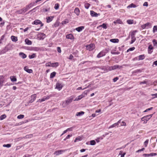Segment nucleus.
I'll use <instances>...</instances> for the list:
<instances>
[{
	"label": "nucleus",
	"mask_w": 157,
	"mask_h": 157,
	"mask_svg": "<svg viewBox=\"0 0 157 157\" xmlns=\"http://www.w3.org/2000/svg\"><path fill=\"white\" fill-rule=\"evenodd\" d=\"M136 5H135V4H133V3H132V4H130V5H129V6H127V8H132V7H133V8H135V7H136Z\"/></svg>",
	"instance_id": "nucleus-34"
},
{
	"label": "nucleus",
	"mask_w": 157,
	"mask_h": 157,
	"mask_svg": "<svg viewBox=\"0 0 157 157\" xmlns=\"http://www.w3.org/2000/svg\"><path fill=\"white\" fill-rule=\"evenodd\" d=\"M68 22H69L68 20H65L63 21H62V24L63 25V24H65L68 23Z\"/></svg>",
	"instance_id": "nucleus-45"
},
{
	"label": "nucleus",
	"mask_w": 157,
	"mask_h": 157,
	"mask_svg": "<svg viewBox=\"0 0 157 157\" xmlns=\"http://www.w3.org/2000/svg\"><path fill=\"white\" fill-rule=\"evenodd\" d=\"M34 24L38 25L40 24V26L42 27L43 26L44 24H43L41 21L39 20H36L34 21Z\"/></svg>",
	"instance_id": "nucleus-8"
},
{
	"label": "nucleus",
	"mask_w": 157,
	"mask_h": 157,
	"mask_svg": "<svg viewBox=\"0 0 157 157\" xmlns=\"http://www.w3.org/2000/svg\"><path fill=\"white\" fill-rule=\"evenodd\" d=\"M96 144V142L95 140H92L90 141V144L91 145H94Z\"/></svg>",
	"instance_id": "nucleus-43"
},
{
	"label": "nucleus",
	"mask_w": 157,
	"mask_h": 157,
	"mask_svg": "<svg viewBox=\"0 0 157 157\" xmlns=\"http://www.w3.org/2000/svg\"><path fill=\"white\" fill-rule=\"evenodd\" d=\"M141 27L143 29H148L151 27V24L149 22H147L141 25Z\"/></svg>",
	"instance_id": "nucleus-5"
},
{
	"label": "nucleus",
	"mask_w": 157,
	"mask_h": 157,
	"mask_svg": "<svg viewBox=\"0 0 157 157\" xmlns=\"http://www.w3.org/2000/svg\"><path fill=\"white\" fill-rule=\"evenodd\" d=\"M11 39L12 41L14 42H16L17 41V37L13 36H11Z\"/></svg>",
	"instance_id": "nucleus-26"
},
{
	"label": "nucleus",
	"mask_w": 157,
	"mask_h": 157,
	"mask_svg": "<svg viewBox=\"0 0 157 157\" xmlns=\"http://www.w3.org/2000/svg\"><path fill=\"white\" fill-rule=\"evenodd\" d=\"M157 32V26H154L153 28V32L155 33Z\"/></svg>",
	"instance_id": "nucleus-37"
},
{
	"label": "nucleus",
	"mask_w": 157,
	"mask_h": 157,
	"mask_svg": "<svg viewBox=\"0 0 157 157\" xmlns=\"http://www.w3.org/2000/svg\"><path fill=\"white\" fill-rule=\"evenodd\" d=\"M56 72L55 71L51 73L50 74V77L51 78H53L56 75Z\"/></svg>",
	"instance_id": "nucleus-31"
},
{
	"label": "nucleus",
	"mask_w": 157,
	"mask_h": 157,
	"mask_svg": "<svg viewBox=\"0 0 157 157\" xmlns=\"http://www.w3.org/2000/svg\"><path fill=\"white\" fill-rule=\"evenodd\" d=\"M84 29V27L83 26H80L79 27H78L76 29V30L78 32H80L82 31V29Z\"/></svg>",
	"instance_id": "nucleus-24"
},
{
	"label": "nucleus",
	"mask_w": 157,
	"mask_h": 157,
	"mask_svg": "<svg viewBox=\"0 0 157 157\" xmlns=\"http://www.w3.org/2000/svg\"><path fill=\"white\" fill-rule=\"evenodd\" d=\"M54 17L53 16H50L46 17L47 22L49 23L51 22L53 19Z\"/></svg>",
	"instance_id": "nucleus-14"
},
{
	"label": "nucleus",
	"mask_w": 157,
	"mask_h": 157,
	"mask_svg": "<svg viewBox=\"0 0 157 157\" xmlns=\"http://www.w3.org/2000/svg\"><path fill=\"white\" fill-rule=\"evenodd\" d=\"M135 49V48L134 47L130 48L127 50V52H128L129 51H130L133 50Z\"/></svg>",
	"instance_id": "nucleus-56"
},
{
	"label": "nucleus",
	"mask_w": 157,
	"mask_h": 157,
	"mask_svg": "<svg viewBox=\"0 0 157 157\" xmlns=\"http://www.w3.org/2000/svg\"><path fill=\"white\" fill-rule=\"evenodd\" d=\"M4 82V78L2 76H0V84H3Z\"/></svg>",
	"instance_id": "nucleus-27"
},
{
	"label": "nucleus",
	"mask_w": 157,
	"mask_h": 157,
	"mask_svg": "<svg viewBox=\"0 0 157 157\" xmlns=\"http://www.w3.org/2000/svg\"><path fill=\"white\" fill-rule=\"evenodd\" d=\"M105 55V52L101 51L100 52L97 56V57L98 58H100L102 57Z\"/></svg>",
	"instance_id": "nucleus-13"
},
{
	"label": "nucleus",
	"mask_w": 157,
	"mask_h": 157,
	"mask_svg": "<svg viewBox=\"0 0 157 157\" xmlns=\"http://www.w3.org/2000/svg\"><path fill=\"white\" fill-rule=\"evenodd\" d=\"M29 9V5L27 6H26L23 8L24 12L25 13Z\"/></svg>",
	"instance_id": "nucleus-33"
},
{
	"label": "nucleus",
	"mask_w": 157,
	"mask_h": 157,
	"mask_svg": "<svg viewBox=\"0 0 157 157\" xmlns=\"http://www.w3.org/2000/svg\"><path fill=\"white\" fill-rule=\"evenodd\" d=\"M90 4L88 3H86L85 4L84 6L86 9H88L90 6Z\"/></svg>",
	"instance_id": "nucleus-40"
},
{
	"label": "nucleus",
	"mask_w": 157,
	"mask_h": 157,
	"mask_svg": "<svg viewBox=\"0 0 157 157\" xmlns=\"http://www.w3.org/2000/svg\"><path fill=\"white\" fill-rule=\"evenodd\" d=\"M154 46L157 47V41L155 40L154 39L152 41Z\"/></svg>",
	"instance_id": "nucleus-39"
},
{
	"label": "nucleus",
	"mask_w": 157,
	"mask_h": 157,
	"mask_svg": "<svg viewBox=\"0 0 157 157\" xmlns=\"http://www.w3.org/2000/svg\"><path fill=\"white\" fill-rule=\"evenodd\" d=\"M74 13L78 16L79 15V10L78 8H75L74 10Z\"/></svg>",
	"instance_id": "nucleus-25"
},
{
	"label": "nucleus",
	"mask_w": 157,
	"mask_h": 157,
	"mask_svg": "<svg viewBox=\"0 0 157 157\" xmlns=\"http://www.w3.org/2000/svg\"><path fill=\"white\" fill-rule=\"evenodd\" d=\"M25 42L26 43V44L29 45H31L32 43L31 41L28 39H25Z\"/></svg>",
	"instance_id": "nucleus-23"
},
{
	"label": "nucleus",
	"mask_w": 157,
	"mask_h": 157,
	"mask_svg": "<svg viewBox=\"0 0 157 157\" xmlns=\"http://www.w3.org/2000/svg\"><path fill=\"white\" fill-rule=\"evenodd\" d=\"M36 56V55L35 54L33 53L32 55H29V57L30 59H33Z\"/></svg>",
	"instance_id": "nucleus-35"
},
{
	"label": "nucleus",
	"mask_w": 157,
	"mask_h": 157,
	"mask_svg": "<svg viewBox=\"0 0 157 157\" xmlns=\"http://www.w3.org/2000/svg\"><path fill=\"white\" fill-rule=\"evenodd\" d=\"M3 147H7V148H9L11 147V145L10 144H4L3 145Z\"/></svg>",
	"instance_id": "nucleus-42"
},
{
	"label": "nucleus",
	"mask_w": 157,
	"mask_h": 157,
	"mask_svg": "<svg viewBox=\"0 0 157 157\" xmlns=\"http://www.w3.org/2000/svg\"><path fill=\"white\" fill-rule=\"evenodd\" d=\"M84 113V112L83 111H81L79 112H77L76 113V116H80L83 115Z\"/></svg>",
	"instance_id": "nucleus-30"
},
{
	"label": "nucleus",
	"mask_w": 157,
	"mask_h": 157,
	"mask_svg": "<svg viewBox=\"0 0 157 157\" xmlns=\"http://www.w3.org/2000/svg\"><path fill=\"white\" fill-rule=\"evenodd\" d=\"M24 70L29 73H31L33 72V70L32 69H27L26 67H24Z\"/></svg>",
	"instance_id": "nucleus-18"
},
{
	"label": "nucleus",
	"mask_w": 157,
	"mask_h": 157,
	"mask_svg": "<svg viewBox=\"0 0 157 157\" xmlns=\"http://www.w3.org/2000/svg\"><path fill=\"white\" fill-rule=\"evenodd\" d=\"M155 65V66H157V60L154 61L153 62V64L152 65L153 67H154V65Z\"/></svg>",
	"instance_id": "nucleus-59"
},
{
	"label": "nucleus",
	"mask_w": 157,
	"mask_h": 157,
	"mask_svg": "<svg viewBox=\"0 0 157 157\" xmlns=\"http://www.w3.org/2000/svg\"><path fill=\"white\" fill-rule=\"evenodd\" d=\"M110 41L112 43H117L119 42V40L118 39H110Z\"/></svg>",
	"instance_id": "nucleus-20"
},
{
	"label": "nucleus",
	"mask_w": 157,
	"mask_h": 157,
	"mask_svg": "<svg viewBox=\"0 0 157 157\" xmlns=\"http://www.w3.org/2000/svg\"><path fill=\"white\" fill-rule=\"evenodd\" d=\"M73 99V98L71 96L68 98L65 101H63L62 104L63 107H65L67 105L70 104L72 101Z\"/></svg>",
	"instance_id": "nucleus-1"
},
{
	"label": "nucleus",
	"mask_w": 157,
	"mask_h": 157,
	"mask_svg": "<svg viewBox=\"0 0 157 157\" xmlns=\"http://www.w3.org/2000/svg\"><path fill=\"white\" fill-rule=\"evenodd\" d=\"M6 117V116L5 115V114H4V115H2L1 116V117H0V119L1 120H2L5 118Z\"/></svg>",
	"instance_id": "nucleus-48"
},
{
	"label": "nucleus",
	"mask_w": 157,
	"mask_h": 157,
	"mask_svg": "<svg viewBox=\"0 0 157 157\" xmlns=\"http://www.w3.org/2000/svg\"><path fill=\"white\" fill-rule=\"evenodd\" d=\"M51 65V63L49 62L48 63H46V66L47 67H50Z\"/></svg>",
	"instance_id": "nucleus-51"
},
{
	"label": "nucleus",
	"mask_w": 157,
	"mask_h": 157,
	"mask_svg": "<svg viewBox=\"0 0 157 157\" xmlns=\"http://www.w3.org/2000/svg\"><path fill=\"white\" fill-rule=\"evenodd\" d=\"M151 95L152 96H154V97L153 98H157V93L155 94H151Z\"/></svg>",
	"instance_id": "nucleus-58"
},
{
	"label": "nucleus",
	"mask_w": 157,
	"mask_h": 157,
	"mask_svg": "<svg viewBox=\"0 0 157 157\" xmlns=\"http://www.w3.org/2000/svg\"><path fill=\"white\" fill-rule=\"evenodd\" d=\"M144 149H145V148H142V149H139V150H137L136 151V152H141L142 151H144Z\"/></svg>",
	"instance_id": "nucleus-60"
},
{
	"label": "nucleus",
	"mask_w": 157,
	"mask_h": 157,
	"mask_svg": "<svg viewBox=\"0 0 157 157\" xmlns=\"http://www.w3.org/2000/svg\"><path fill=\"white\" fill-rule=\"evenodd\" d=\"M17 12L19 14H22L25 13L23 9L19 10H17Z\"/></svg>",
	"instance_id": "nucleus-32"
},
{
	"label": "nucleus",
	"mask_w": 157,
	"mask_h": 157,
	"mask_svg": "<svg viewBox=\"0 0 157 157\" xmlns=\"http://www.w3.org/2000/svg\"><path fill=\"white\" fill-rule=\"evenodd\" d=\"M85 97V95L83 94H82L78 96L74 100V101H78L80 100L82 98Z\"/></svg>",
	"instance_id": "nucleus-11"
},
{
	"label": "nucleus",
	"mask_w": 157,
	"mask_h": 157,
	"mask_svg": "<svg viewBox=\"0 0 157 157\" xmlns=\"http://www.w3.org/2000/svg\"><path fill=\"white\" fill-rule=\"evenodd\" d=\"M90 15L92 17H97L98 14L94 11L92 10L90 11Z\"/></svg>",
	"instance_id": "nucleus-15"
},
{
	"label": "nucleus",
	"mask_w": 157,
	"mask_h": 157,
	"mask_svg": "<svg viewBox=\"0 0 157 157\" xmlns=\"http://www.w3.org/2000/svg\"><path fill=\"white\" fill-rule=\"evenodd\" d=\"M59 4L58 3H56L55 4L54 8L56 10H57L58 9L59 7Z\"/></svg>",
	"instance_id": "nucleus-44"
},
{
	"label": "nucleus",
	"mask_w": 157,
	"mask_h": 157,
	"mask_svg": "<svg viewBox=\"0 0 157 157\" xmlns=\"http://www.w3.org/2000/svg\"><path fill=\"white\" fill-rule=\"evenodd\" d=\"M152 115L153 114H151L146 116L143 117L141 118V120L142 121H144V120H145L146 121H144V123L145 124L146 123L147 121H148L152 117Z\"/></svg>",
	"instance_id": "nucleus-3"
},
{
	"label": "nucleus",
	"mask_w": 157,
	"mask_h": 157,
	"mask_svg": "<svg viewBox=\"0 0 157 157\" xmlns=\"http://www.w3.org/2000/svg\"><path fill=\"white\" fill-rule=\"evenodd\" d=\"M148 141L149 140H147L144 142V145L145 147H147V145L148 142Z\"/></svg>",
	"instance_id": "nucleus-49"
},
{
	"label": "nucleus",
	"mask_w": 157,
	"mask_h": 157,
	"mask_svg": "<svg viewBox=\"0 0 157 157\" xmlns=\"http://www.w3.org/2000/svg\"><path fill=\"white\" fill-rule=\"evenodd\" d=\"M19 55L23 59H25L27 57L26 55L23 52L19 53Z\"/></svg>",
	"instance_id": "nucleus-16"
},
{
	"label": "nucleus",
	"mask_w": 157,
	"mask_h": 157,
	"mask_svg": "<svg viewBox=\"0 0 157 157\" xmlns=\"http://www.w3.org/2000/svg\"><path fill=\"white\" fill-rule=\"evenodd\" d=\"M57 51L59 53H60L61 52V48L60 47H57Z\"/></svg>",
	"instance_id": "nucleus-50"
},
{
	"label": "nucleus",
	"mask_w": 157,
	"mask_h": 157,
	"mask_svg": "<svg viewBox=\"0 0 157 157\" xmlns=\"http://www.w3.org/2000/svg\"><path fill=\"white\" fill-rule=\"evenodd\" d=\"M134 32H133L131 34V39L132 40L131 42V44H132L136 40V38L134 36Z\"/></svg>",
	"instance_id": "nucleus-10"
},
{
	"label": "nucleus",
	"mask_w": 157,
	"mask_h": 157,
	"mask_svg": "<svg viewBox=\"0 0 157 157\" xmlns=\"http://www.w3.org/2000/svg\"><path fill=\"white\" fill-rule=\"evenodd\" d=\"M59 26L58 23L57 22H56L54 24V26L55 27H57L58 26Z\"/></svg>",
	"instance_id": "nucleus-63"
},
{
	"label": "nucleus",
	"mask_w": 157,
	"mask_h": 157,
	"mask_svg": "<svg viewBox=\"0 0 157 157\" xmlns=\"http://www.w3.org/2000/svg\"><path fill=\"white\" fill-rule=\"evenodd\" d=\"M117 23L121 24L122 23V21L120 19L117 20L116 21Z\"/></svg>",
	"instance_id": "nucleus-54"
},
{
	"label": "nucleus",
	"mask_w": 157,
	"mask_h": 157,
	"mask_svg": "<svg viewBox=\"0 0 157 157\" xmlns=\"http://www.w3.org/2000/svg\"><path fill=\"white\" fill-rule=\"evenodd\" d=\"M118 79H119V78L118 77H116L114 78L113 79V82H116L117 81Z\"/></svg>",
	"instance_id": "nucleus-57"
},
{
	"label": "nucleus",
	"mask_w": 157,
	"mask_h": 157,
	"mask_svg": "<svg viewBox=\"0 0 157 157\" xmlns=\"http://www.w3.org/2000/svg\"><path fill=\"white\" fill-rule=\"evenodd\" d=\"M116 126L118 127L117 125V124H116V123H115L111 125L109 128H113L114 127H115Z\"/></svg>",
	"instance_id": "nucleus-36"
},
{
	"label": "nucleus",
	"mask_w": 157,
	"mask_h": 157,
	"mask_svg": "<svg viewBox=\"0 0 157 157\" xmlns=\"http://www.w3.org/2000/svg\"><path fill=\"white\" fill-rule=\"evenodd\" d=\"M24 117V115H23L20 114L17 117V118L19 119H22Z\"/></svg>",
	"instance_id": "nucleus-41"
},
{
	"label": "nucleus",
	"mask_w": 157,
	"mask_h": 157,
	"mask_svg": "<svg viewBox=\"0 0 157 157\" xmlns=\"http://www.w3.org/2000/svg\"><path fill=\"white\" fill-rule=\"evenodd\" d=\"M88 92V91L85 90L84 92L82 94H83L85 96V95H87V94Z\"/></svg>",
	"instance_id": "nucleus-61"
},
{
	"label": "nucleus",
	"mask_w": 157,
	"mask_h": 157,
	"mask_svg": "<svg viewBox=\"0 0 157 157\" xmlns=\"http://www.w3.org/2000/svg\"><path fill=\"white\" fill-rule=\"evenodd\" d=\"M95 48V45L93 44H91L86 46V49L90 51L93 50Z\"/></svg>",
	"instance_id": "nucleus-4"
},
{
	"label": "nucleus",
	"mask_w": 157,
	"mask_h": 157,
	"mask_svg": "<svg viewBox=\"0 0 157 157\" xmlns=\"http://www.w3.org/2000/svg\"><path fill=\"white\" fill-rule=\"evenodd\" d=\"M157 155V153H151L150 154H143V156L144 157H148L149 156H156Z\"/></svg>",
	"instance_id": "nucleus-7"
},
{
	"label": "nucleus",
	"mask_w": 157,
	"mask_h": 157,
	"mask_svg": "<svg viewBox=\"0 0 157 157\" xmlns=\"http://www.w3.org/2000/svg\"><path fill=\"white\" fill-rule=\"evenodd\" d=\"M153 109V107H150L149 108H148V109H146L144 112H147L149 110H151V109Z\"/></svg>",
	"instance_id": "nucleus-53"
},
{
	"label": "nucleus",
	"mask_w": 157,
	"mask_h": 157,
	"mask_svg": "<svg viewBox=\"0 0 157 157\" xmlns=\"http://www.w3.org/2000/svg\"><path fill=\"white\" fill-rule=\"evenodd\" d=\"M81 140V138L78 137L75 138V140H74V142H76L77 141H78Z\"/></svg>",
	"instance_id": "nucleus-47"
},
{
	"label": "nucleus",
	"mask_w": 157,
	"mask_h": 157,
	"mask_svg": "<svg viewBox=\"0 0 157 157\" xmlns=\"http://www.w3.org/2000/svg\"><path fill=\"white\" fill-rule=\"evenodd\" d=\"M10 79L12 82H14L17 81V78L15 76H12L10 77Z\"/></svg>",
	"instance_id": "nucleus-29"
},
{
	"label": "nucleus",
	"mask_w": 157,
	"mask_h": 157,
	"mask_svg": "<svg viewBox=\"0 0 157 157\" xmlns=\"http://www.w3.org/2000/svg\"><path fill=\"white\" fill-rule=\"evenodd\" d=\"M50 10V8H48L44 9L43 10L44 12H49Z\"/></svg>",
	"instance_id": "nucleus-46"
},
{
	"label": "nucleus",
	"mask_w": 157,
	"mask_h": 157,
	"mask_svg": "<svg viewBox=\"0 0 157 157\" xmlns=\"http://www.w3.org/2000/svg\"><path fill=\"white\" fill-rule=\"evenodd\" d=\"M36 94L32 95L31 96V99L30 100L29 103H32L36 99Z\"/></svg>",
	"instance_id": "nucleus-9"
},
{
	"label": "nucleus",
	"mask_w": 157,
	"mask_h": 157,
	"mask_svg": "<svg viewBox=\"0 0 157 157\" xmlns=\"http://www.w3.org/2000/svg\"><path fill=\"white\" fill-rule=\"evenodd\" d=\"M153 85L154 86L157 85V80L153 82Z\"/></svg>",
	"instance_id": "nucleus-64"
},
{
	"label": "nucleus",
	"mask_w": 157,
	"mask_h": 157,
	"mask_svg": "<svg viewBox=\"0 0 157 157\" xmlns=\"http://www.w3.org/2000/svg\"><path fill=\"white\" fill-rule=\"evenodd\" d=\"M65 150H61L56 151H55L54 154L56 155H58L60 154H62L63 153L65 152Z\"/></svg>",
	"instance_id": "nucleus-6"
},
{
	"label": "nucleus",
	"mask_w": 157,
	"mask_h": 157,
	"mask_svg": "<svg viewBox=\"0 0 157 157\" xmlns=\"http://www.w3.org/2000/svg\"><path fill=\"white\" fill-rule=\"evenodd\" d=\"M59 66L58 63L56 62L54 63H51V67H56Z\"/></svg>",
	"instance_id": "nucleus-28"
},
{
	"label": "nucleus",
	"mask_w": 157,
	"mask_h": 157,
	"mask_svg": "<svg viewBox=\"0 0 157 157\" xmlns=\"http://www.w3.org/2000/svg\"><path fill=\"white\" fill-rule=\"evenodd\" d=\"M122 67L121 66H120L118 65H115L113 66L109 67H108L107 71H111V70L116 69H121Z\"/></svg>",
	"instance_id": "nucleus-2"
},
{
	"label": "nucleus",
	"mask_w": 157,
	"mask_h": 157,
	"mask_svg": "<svg viewBox=\"0 0 157 157\" xmlns=\"http://www.w3.org/2000/svg\"><path fill=\"white\" fill-rule=\"evenodd\" d=\"M127 22L129 24H132L133 23V20H128L127 21Z\"/></svg>",
	"instance_id": "nucleus-38"
},
{
	"label": "nucleus",
	"mask_w": 157,
	"mask_h": 157,
	"mask_svg": "<svg viewBox=\"0 0 157 157\" xmlns=\"http://www.w3.org/2000/svg\"><path fill=\"white\" fill-rule=\"evenodd\" d=\"M138 57L139 60H142L145 58V56L144 55H142L139 56Z\"/></svg>",
	"instance_id": "nucleus-22"
},
{
	"label": "nucleus",
	"mask_w": 157,
	"mask_h": 157,
	"mask_svg": "<svg viewBox=\"0 0 157 157\" xmlns=\"http://www.w3.org/2000/svg\"><path fill=\"white\" fill-rule=\"evenodd\" d=\"M140 84H147V82L146 81H143V82H141L140 83Z\"/></svg>",
	"instance_id": "nucleus-62"
},
{
	"label": "nucleus",
	"mask_w": 157,
	"mask_h": 157,
	"mask_svg": "<svg viewBox=\"0 0 157 157\" xmlns=\"http://www.w3.org/2000/svg\"><path fill=\"white\" fill-rule=\"evenodd\" d=\"M66 38L68 39H74V36L71 34H70L66 36Z\"/></svg>",
	"instance_id": "nucleus-21"
},
{
	"label": "nucleus",
	"mask_w": 157,
	"mask_h": 157,
	"mask_svg": "<svg viewBox=\"0 0 157 157\" xmlns=\"http://www.w3.org/2000/svg\"><path fill=\"white\" fill-rule=\"evenodd\" d=\"M63 87L62 84L60 83H57L56 84V88L58 89L59 90H60Z\"/></svg>",
	"instance_id": "nucleus-12"
},
{
	"label": "nucleus",
	"mask_w": 157,
	"mask_h": 157,
	"mask_svg": "<svg viewBox=\"0 0 157 157\" xmlns=\"http://www.w3.org/2000/svg\"><path fill=\"white\" fill-rule=\"evenodd\" d=\"M153 48L151 45L149 46L148 48V53L149 54H151L152 52V51H151L153 49Z\"/></svg>",
	"instance_id": "nucleus-19"
},
{
	"label": "nucleus",
	"mask_w": 157,
	"mask_h": 157,
	"mask_svg": "<svg viewBox=\"0 0 157 157\" xmlns=\"http://www.w3.org/2000/svg\"><path fill=\"white\" fill-rule=\"evenodd\" d=\"M102 27L105 29H106L107 28L106 24L105 23H103L102 25H99L97 27V28L98 29L100 27Z\"/></svg>",
	"instance_id": "nucleus-17"
},
{
	"label": "nucleus",
	"mask_w": 157,
	"mask_h": 157,
	"mask_svg": "<svg viewBox=\"0 0 157 157\" xmlns=\"http://www.w3.org/2000/svg\"><path fill=\"white\" fill-rule=\"evenodd\" d=\"M126 125V123L123 121L121 122V126H125Z\"/></svg>",
	"instance_id": "nucleus-52"
},
{
	"label": "nucleus",
	"mask_w": 157,
	"mask_h": 157,
	"mask_svg": "<svg viewBox=\"0 0 157 157\" xmlns=\"http://www.w3.org/2000/svg\"><path fill=\"white\" fill-rule=\"evenodd\" d=\"M46 99H47V98H43L42 99H40L39 100V101H40V102H42L45 101Z\"/></svg>",
	"instance_id": "nucleus-55"
}]
</instances>
